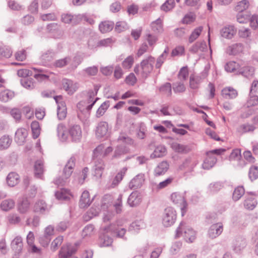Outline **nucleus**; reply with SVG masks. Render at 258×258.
I'll list each match as a JSON object with an SVG mask.
<instances>
[{
  "label": "nucleus",
  "mask_w": 258,
  "mask_h": 258,
  "mask_svg": "<svg viewBox=\"0 0 258 258\" xmlns=\"http://www.w3.org/2000/svg\"><path fill=\"white\" fill-rule=\"evenodd\" d=\"M155 58L150 55L143 59L140 66L137 64L134 68V71L137 74H141L142 78H146L151 73L155 63Z\"/></svg>",
  "instance_id": "obj_1"
},
{
  "label": "nucleus",
  "mask_w": 258,
  "mask_h": 258,
  "mask_svg": "<svg viewBox=\"0 0 258 258\" xmlns=\"http://www.w3.org/2000/svg\"><path fill=\"white\" fill-rule=\"evenodd\" d=\"M183 236L185 241L189 243L192 242L196 239V233L184 222H181L176 230L175 238Z\"/></svg>",
  "instance_id": "obj_2"
},
{
  "label": "nucleus",
  "mask_w": 258,
  "mask_h": 258,
  "mask_svg": "<svg viewBox=\"0 0 258 258\" xmlns=\"http://www.w3.org/2000/svg\"><path fill=\"white\" fill-rule=\"evenodd\" d=\"M76 159L74 157H71L68 161L63 170L62 177L55 179L54 183L57 185H62L64 184L66 180L72 175L74 168L75 166Z\"/></svg>",
  "instance_id": "obj_3"
},
{
  "label": "nucleus",
  "mask_w": 258,
  "mask_h": 258,
  "mask_svg": "<svg viewBox=\"0 0 258 258\" xmlns=\"http://www.w3.org/2000/svg\"><path fill=\"white\" fill-rule=\"evenodd\" d=\"M171 200L172 202L180 207L181 215L183 216L186 212L187 203L185 200L183 194L175 192L171 195Z\"/></svg>",
  "instance_id": "obj_4"
},
{
  "label": "nucleus",
  "mask_w": 258,
  "mask_h": 258,
  "mask_svg": "<svg viewBox=\"0 0 258 258\" xmlns=\"http://www.w3.org/2000/svg\"><path fill=\"white\" fill-rule=\"evenodd\" d=\"M176 219V213L175 210L171 207L166 208L162 219L164 226L165 227L171 226L174 223Z\"/></svg>",
  "instance_id": "obj_5"
},
{
  "label": "nucleus",
  "mask_w": 258,
  "mask_h": 258,
  "mask_svg": "<svg viewBox=\"0 0 258 258\" xmlns=\"http://www.w3.org/2000/svg\"><path fill=\"white\" fill-rule=\"evenodd\" d=\"M207 76V73L206 72H203L199 75H190L189 77V87L193 90L198 89L201 82Z\"/></svg>",
  "instance_id": "obj_6"
},
{
  "label": "nucleus",
  "mask_w": 258,
  "mask_h": 258,
  "mask_svg": "<svg viewBox=\"0 0 258 258\" xmlns=\"http://www.w3.org/2000/svg\"><path fill=\"white\" fill-rule=\"evenodd\" d=\"M54 99L57 104V117L59 120H63L66 117L67 113L66 103L61 96H55Z\"/></svg>",
  "instance_id": "obj_7"
},
{
  "label": "nucleus",
  "mask_w": 258,
  "mask_h": 258,
  "mask_svg": "<svg viewBox=\"0 0 258 258\" xmlns=\"http://www.w3.org/2000/svg\"><path fill=\"white\" fill-rule=\"evenodd\" d=\"M62 86L68 94L70 95L73 94L79 88V84L76 82H74L68 79H63L62 80Z\"/></svg>",
  "instance_id": "obj_8"
},
{
  "label": "nucleus",
  "mask_w": 258,
  "mask_h": 258,
  "mask_svg": "<svg viewBox=\"0 0 258 258\" xmlns=\"http://www.w3.org/2000/svg\"><path fill=\"white\" fill-rule=\"evenodd\" d=\"M96 135L98 138H107L109 136L108 124L106 121L99 122L96 129Z\"/></svg>",
  "instance_id": "obj_9"
},
{
  "label": "nucleus",
  "mask_w": 258,
  "mask_h": 258,
  "mask_svg": "<svg viewBox=\"0 0 258 258\" xmlns=\"http://www.w3.org/2000/svg\"><path fill=\"white\" fill-rule=\"evenodd\" d=\"M69 136L73 142H80L82 137V131L79 125L74 124L69 128Z\"/></svg>",
  "instance_id": "obj_10"
},
{
  "label": "nucleus",
  "mask_w": 258,
  "mask_h": 258,
  "mask_svg": "<svg viewBox=\"0 0 258 258\" xmlns=\"http://www.w3.org/2000/svg\"><path fill=\"white\" fill-rule=\"evenodd\" d=\"M56 135L58 140L64 142L68 140L69 137V128L62 123H59L56 127Z\"/></svg>",
  "instance_id": "obj_11"
},
{
  "label": "nucleus",
  "mask_w": 258,
  "mask_h": 258,
  "mask_svg": "<svg viewBox=\"0 0 258 258\" xmlns=\"http://www.w3.org/2000/svg\"><path fill=\"white\" fill-rule=\"evenodd\" d=\"M50 206L47 205L42 200H39L35 202L33 206V211L39 214H45L49 212Z\"/></svg>",
  "instance_id": "obj_12"
},
{
  "label": "nucleus",
  "mask_w": 258,
  "mask_h": 258,
  "mask_svg": "<svg viewBox=\"0 0 258 258\" xmlns=\"http://www.w3.org/2000/svg\"><path fill=\"white\" fill-rule=\"evenodd\" d=\"M44 172V161L39 159L35 161L34 165V173L36 178L43 179Z\"/></svg>",
  "instance_id": "obj_13"
},
{
  "label": "nucleus",
  "mask_w": 258,
  "mask_h": 258,
  "mask_svg": "<svg viewBox=\"0 0 258 258\" xmlns=\"http://www.w3.org/2000/svg\"><path fill=\"white\" fill-rule=\"evenodd\" d=\"M223 231V224L218 223L212 225L208 231V235L211 238H215L219 236Z\"/></svg>",
  "instance_id": "obj_14"
},
{
  "label": "nucleus",
  "mask_w": 258,
  "mask_h": 258,
  "mask_svg": "<svg viewBox=\"0 0 258 258\" xmlns=\"http://www.w3.org/2000/svg\"><path fill=\"white\" fill-rule=\"evenodd\" d=\"M236 32L237 30L233 25H227L220 30L221 36L228 39H232Z\"/></svg>",
  "instance_id": "obj_15"
},
{
  "label": "nucleus",
  "mask_w": 258,
  "mask_h": 258,
  "mask_svg": "<svg viewBox=\"0 0 258 258\" xmlns=\"http://www.w3.org/2000/svg\"><path fill=\"white\" fill-rule=\"evenodd\" d=\"M82 18L81 15H72L70 14H63L61 16V21L66 24L72 23L76 24L81 21Z\"/></svg>",
  "instance_id": "obj_16"
},
{
  "label": "nucleus",
  "mask_w": 258,
  "mask_h": 258,
  "mask_svg": "<svg viewBox=\"0 0 258 258\" xmlns=\"http://www.w3.org/2000/svg\"><path fill=\"white\" fill-rule=\"evenodd\" d=\"M47 32L54 38H59L61 36L60 25L57 23H52L47 25Z\"/></svg>",
  "instance_id": "obj_17"
},
{
  "label": "nucleus",
  "mask_w": 258,
  "mask_h": 258,
  "mask_svg": "<svg viewBox=\"0 0 258 258\" xmlns=\"http://www.w3.org/2000/svg\"><path fill=\"white\" fill-rule=\"evenodd\" d=\"M105 168V164L102 159H97L94 161L93 167L94 175L97 177H101Z\"/></svg>",
  "instance_id": "obj_18"
},
{
  "label": "nucleus",
  "mask_w": 258,
  "mask_h": 258,
  "mask_svg": "<svg viewBox=\"0 0 258 258\" xmlns=\"http://www.w3.org/2000/svg\"><path fill=\"white\" fill-rule=\"evenodd\" d=\"M232 244L233 250L236 252H239L245 247L246 241L244 238L239 237L233 240Z\"/></svg>",
  "instance_id": "obj_19"
},
{
  "label": "nucleus",
  "mask_w": 258,
  "mask_h": 258,
  "mask_svg": "<svg viewBox=\"0 0 258 258\" xmlns=\"http://www.w3.org/2000/svg\"><path fill=\"white\" fill-rule=\"evenodd\" d=\"M145 181V175L143 173H140L137 175L130 182V187L131 188L137 189L140 188Z\"/></svg>",
  "instance_id": "obj_20"
},
{
  "label": "nucleus",
  "mask_w": 258,
  "mask_h": 258,
  "mask_svg": "<svg viewBox=\"0 0 258 258\" xmlns=\"http://www.w3.org/2000/svg\"><path fill=\"white\" fill-rule=\"evenodd\" d=\"M142 201L141 194L138 191L132 192L127 199V204L131 207H135L139 205Z\"/></svg>",
  "instance_id": "obj_21"
},
{
  "label": "nucleus",
  "mask_w": 258,
  "mask_h": 258,
  "mask_svg": "<svg viewBox=\"0 0 258 258\" xmlns=\"http://www.w3.org/2000/svg\"><path fill=\"white\" fill-rule=\"evenodd\" d=\"M28 135L27 131L24 128L17 130L15 133V140L18 144L21 145L25 143Z\"/></svg>",
  "instance_id": "obj_22"
},
{
  "label": "nucleus",
  "mask_w": 258,
  "mask_h": 258,
  "mask_svg": "<svg viewBox=\"0 0 258 258\" xmlns=\"http://www.w3.org/2000/svg\"><path fill=\"white\" fill-rule=\"evenodd\" d=\"M92 200L90 198L89 192L85 190L82 194L79 202V206L81 208H86L90 205Z\"/></svg>",
  "instance_id": "obj_23"
},
{
  "label": "nucleus",
  "mask_w": 258,
  "mask_h": 258,
  "mask_svg": "<svg viewBox=\"0 0 258 258\" xmlns=\"http://www.w3.org/2000/svg\"><path fill=\"white\" fill-rule=\"evenodd\" d=\"M11 246L15 252L19 253L21 251L23 246V239L20 236H16L12 241Z\"/></svg>",
  "instance_id": "obj_24"
},
{
  "label": "nucleus",
  "mask_w": 258,
  "mask_h": 258,
  "mask_svg": "<svg viewBox=\"0 0 258 258\" xmlns=\"http://www.w3.org/2000/svg\"><path fill=\"white\" fill-rule=\"evenodd\" d=\"M222 95L226 99H234L237 96L238 93L234 88L228 87L222 90Z\"/></svg>",
  "instance_id": "obj_25"
},
{
  "label": "nucleus",
  "mask_w": 258,
  "mask_h": 258,
  "mask_svg": "<svg viewBox=\"0 0 258 258\" xmlns=\"http://www.w3.org/2000/svg\"><path fill=\"white\" fill-rule=\"evenodd\" d=\"M76 251V248L70 245L63 246L59 251V257L60 258H68Z\"/></svg>",
  "instance_id": "obj_26"
},
{
  "label": "nucleus",
  "mask_w": 258,
  "mask_h": 258,
  "mask_svg": "<svg viewBox=\"0 0 258 258\" xmlns=\"http://www.w3.org/2000/svg\"><path fill=\"white\" fill-rule=\"evenodd\" d=\"M171 147L175 152L181 154L187 153L190 150L188 146L180 144L177 142L172 143Z\"/></svg>",
  "instance_id": "obj_27"
},
{
  "label": "nucleus",
  "mask_w": 258,
  "mask_h": 258,
  "mask_svg": "<svg viewBox=\"0 0 258 258\" xmlns=\"http://www.w3.org/2000/svg\"><path fill=\"white\" fill-rule=\"evenodd\" d=\"M20 180L19 175L16 172H10L7 177V182L9 186L13 187L17 185Z\"/></svg>",
  "instance_id": "obj_28"
},
{
  "label": "nucleus",
  "mask_w": 258,
  "mask_h": 258,
  "mask_svg": "<svg viewBox=\"0 0 258 258\" xmlns=\"http://www.w3.org/2000/svg\"><path fill=\"white\" fill-rule=\"evenodd\" d=\"M169 168V165L166 161L160 163L154 170L155 176H160L165 173Z\"/></svg>",
  "instance_id": "obj_29"
},
{
  "label": "nucleus",
  "mask_w": 258,
  "mask_h": 258,
  "mask_svg": "<svg viewBox=\"0 0 258 258\" xmlns=\"http://www.w3.org/2000/svg\"><path fill=\"white\" fill-rule=\"evenodd\" d=\"M243 46L241 43H235L227 48V52L230 55H236L243 51Z\"/></svg>",
  "instance_id": "obj_30"
},
{
  "label": "nucleus",
  "mask_w": 258,
  "mask_h": 258,
  "mask_svg": "<svg viewBox=\"0 0 258 258\" xmlns=\"http://www.w3.org/2000/svg\"><path fill=\"white\" fill-rule=\"evenodd\" d=\"M13 53L10 47L0 43V59L10 58Z\"/></svg>",
  "instance_id": "obj_31"
},
{
  "label": "nucleus",
  "mask_w": 258,
  "mask_h": 258,
  "mask_svg": "<svg viewBox=\"0 0 258 258\" xmlns=\"http://www.w3.org/2000/svg\"><path fill=\"white\" fill-rule=\"evenodd\" d=\"M30 205V202L27 199H24L18 203L17 210L21 214H25L29 210Z\"/></svg>",
  "instance_id": "obj_32"
},
{
  "label": "nucleus",
  "mask_w": 258,
  "mask_h": 258,
  "mask_svg": "<svg viewBox=\"0 0 258 258\" xmlns=\"http://www.w3.org/2000/svg\"><path fill=\"white\" fill-rule=\"evenodd\" d=\"M126 170L127 169L126 168L122 169V170L118 172L113 178L110 184L108 186V187L114 188L116 186L122 179L123 176L124 175Z\"/></svg>",
  "instance_id": "obj_33"
},
{
  "label": "nucleus",
  "mask_w": 258,
  "mask_h": 258,
  "mask_svg": "<svg viewBox=\"0 0 258 258\" xmlns=\"http://www.w3.org/2000/svg\"><path fill=\"white\" fill-rule=\"evenodd\" d=\"M202 165L204 169H209L213 167L217 162V158L214 156L207 155Z\"/></svg>",
  "instance_id": "obj_34"
},
{
  "label": "nucleus",
  "mask_w": 258,
  "mask_h": 258,
  "mask_svg": "<svg viewBox=\"0 0 258 258\" xmlns=\"http://www.w3.org/2000/svg\"><path fill=\"white\" fill-rule=\"evenodd\" d=\"M114 23L111 21H106L101 22L99 25V29L102 33L108 32L112 30Z\"/></svg>",
  "instance_id": "obj_35"
},
{
  "label": "nucleus",
  "mask_w": 258,
  "mask_h": 258,
  "mask_svg": "<svg viewBox=\"0 0 258 258\" xmlns=\"http://www.w3.org/2000/svg\"><path fill=\"white\" fill-rule=\"evenodd\" d=\"M166 153V149L164 146L159 145L157 146L154 151V152L151 154V158H159L164 156Z\"/></svg>",
  "instance_id": "obj_36"
},
{
  "label": "nucleus",
  "mask_w": 258,
  "mask_h": 258,
  "mask_svg": "<svg viewBox=\"0 0 258 258\" xmlns=\"http://www.w3.org/2000/svg\"><path fill=\"white\" fill-rule=\"evenodd\" d=\"M55 196L56 199L59 200H68L71 196L70 191L65 188H61L56 191Z\"/></svg>",
  "instance_id": "obj_37"
},
{
  "label": "nucleus",
  "mask_w": 258,
  "mask_h": 258,
  "mask_svg": "<svg viewBox=\"0 0 258 258\" xmlns=\"http://www.w3.org/2000/svg\"><path fill=\"white\" fill-rule=\"evenodd\" d=\"M15 205V201L13 199H9L2 202L1 208L3 211H8L13 209Z\"/></svg>",
  "instance_id": "obj_38"
},
{
  "label": "nucleus",
  "mask_w": 258,
  "mask_h": 258,
  "mask_svg": "<svg viewBox=\"0 0 258 258\" xmlns=\"http://www.w3.org/2000/svg\"><path fill=\"white\" fill-rule=\"evenodd\" d=\"M95 233V230L94 225L92 224H88L83 229L82 236L84 238L90 237L94 235Z\"/></svg>",
  "instance_id": "obj_39"
},
{
  "label": "nucleus",
  "mask_w": 258,
  "mask_h": 258,
  "mask_svg": "<svg viewBox=\"0 0 258 258\" xmlns=\"http://www.w3.org/2000/svg\"><path fill=\"white\" fill-rule=\"evenodd\" d=\"M207 45L204 41L197 42L190 48V51L196 53L199 52H203L206 49Z\"/></svg>",
  "instance_id": "obj_40"
},
{
  "label": "nucleus",
  "mask_w": 258,
  "mask_h": 258,
  "mask_svg": "<svg viewBox=\"0 0 258 258\" xmlns=\"http://www.w3.org/2000/svg\"><path fill=\"white\" fill-rule=\"evenodd\" d=\"M15 96L14 92L11 90L7 89L2 91L0 93V100L3 102H8L12 99Z\"/></svg>",
  "instance_id": "obj_41"
},
{
  "label": "nucleus",
  "mask_w": 258,
  "mask_h": 258,
  "mask_svg": "<svg viewBox=\"0 0 258 258\" xmlns=\"http://www.w3.org/2000/svg\"><path fill=\"white\" fill-rule=\"evenodd\" d=\"M145 225L142 220H136L131 224L129 230L137 232L140 229L145 228Z\"/></svg>",
  "instance_id": "obj_42"
},
{
  "label": "nucleus",
  "mask_w": 258,
  "mask_h": 258,
  "mask_svg": "<svg viewBox=\"0 0 258 258\" xmlns=\"http://www.w3.org/2000/svg\"><path fill=\"white\" fill-rule=\"evenodd\" d=\"M152 30L156 33H160L163 31L162 21L160 18L157 19L151 24Z\"/></svg>",
  "instance_id": "obj_43"
},
{
  "label": "nucleus",
  "mask_w": 258,
  "mask_h": 258,
  "mask_svg": "<svg viewBox=\"0 0 258 258\" xmlns=\"http://www.w3.org/2000/svg\"><path fill=\"white\" fill-rule=\"evenodd\" d=\"M109 101H105L102 103L96 112V117L99 118L103 116L109 108Z\"/></svg>",
  "instance_id": "obj_44"
},
{
  "label": "nucleus",
  "mask_w": 258,
  "mask_h": 258,
  "mask_svg": "<svg viewBox=\"0 0 258 258\" xmlns=\"http://www.w3.org/2000/svg\"><path fill=\"white\" fill-rule=\"evenodd\" d=\"M223 187V184L221 182H214L209 184L208 190L210 193L214 194L219 191Z\"/></svg>",
  "instance_id": "obj_45"
},
{
  "label": "nucleus",
  "mask_w": 258,
  "mask_h": 258,
  "mask_svg": "<svg viewBox=\"0 0 258 258\" xmlns=\"http://www.w3.org/2000/svg\"><path fill=\"white\" fill-rule=\"evenodd\" d=\"M108 231L116 233V236L118 237H122L126 232V230L124 228H121L119 229L115 224H111L108 227Z\"/></svg>",
  "instance_id": "obj_46"
},
{
  "label": "nucleus",
  "mask_w": 258,
  "mask_h": 258,
  "mask_svg": "<svg viewBox=\"0 0 258 258\" xmlns=\"http://www.w3.org/2000/svg\"><path fill=\"white\" fill-rule=\"evenodd\" d=\"M97 93V91H90L88 92V97H89V100H88V103L92 102L91 104L86 105V108L89 111L91 110L93 107V106L94 105V104L96 103L97 100L98 99V98H96L94 100H93V98L95 97V96H96Z\"/></svg>",
  "instance_id": "obj_47"
},
{
  "label": "nucleus",
  "mask_w": 258,
  "mask_h": 258,
  "mask_svg": "<svg viewBox=\"0 0 258 258\" xmlns=\"http://www.w3.org/2000/svg\"><path fill=\"white\" fill-rule=\"evenodd\" d=\"M257 205L256 199L253 197L246 198L244 202L245 208L248 210H253Z\"/></svg>",
  "instance_id": "obj_48"
},
{
  "label": "nucleus",
  "mask_w": 258,
  "mask_h": 258,
  "mask_svg": "<svg viewBox=\"0 0 258 258\" xmlns=\"http://www.w3.org/2000/svg\"><path fill=\"white\" fill-rule=\"evenodd\" d=\"M245 190L243 186H238L236 187L233 191L232 198L234 201L239 200L244 195Z\"/></svg>",
  "instance_id": "obj_49"
},
{
  "label": "nucleus",
  "mask_w": 258,
  "mask_h": 258,
  "mask_svg": "<svg viewBox=\"0 0 258 258\" xmlns=\"http://www.w3.org/2000/svg\"><path fill=\"white\" fill-rule=\"evenodd\" d=\"M255 127L249 123H244L240 125L237 129V132L241 134H244L254 130Z\"/></svg>",
  "instance_id": "obj_50"
},
{
  "label": "nucleus",
  "mask_w": 258,
  "mask_h": 258,
  "mask_svg": "<svg viewBox=\"0 0 258 258\" xmlns=\"http://www.w3.org/2000/svg\"><path fill=\"white\" fill-rule=\"evenodd\" d=\"M169 52V48L166 47L163 52L158 57L156 63V68L157 69L160 68L166 58L167 57Z\"/></svg>",
  "instance_id": "obj_51"
},
{
  "label": "nucleus",
  "mask_w": 258,
  "mask_h": 258,
  "mask_svg": "<svg viewBox=\"0 0 258 258\" xmlns=\"http://www.w3.org/2000/svg\"><path fill=\"white\" fill-rule=\"evenodd\" d=\"M33 137L34 139L37 138L40 133V127L39 123L37 121H34L31 124Z\"/></svg>",
  "instance_id": "obj_52"
},
{
  "label": "nucleus",
  "mask_w": 258,
  "mask_h": 258,
  "mask_svg": "<svg viewBox=\"0 0 258 258\" xmlns=\"http://www.w3.org/2000/svg\"><path fill=\"white\" fill-rule=\"evenodd\" d=\"M249 6V3L247 0H242L238 2L235 7V10L241 13L246 10Z\"/></svg>",
  "instance_id": "obj_53"
},
{
  "label": "nucleus",
  "mask_w": 258,
  "mask_h": 258,
  "mask_svg": "<svg viewBox=\"0 0 258 258\" xmlns=\"http://www.w3.org/2000/svg\"><path fill=\"white\" fill-rule=\"evenodd\" d=\"M203 27L202 26H200L194 30L189 37L188 41L189 43L193 42L199 37L203 30Z\"/></svg>",
  "instance_id": "obj_54"
},
{
  "label": "nucleus",
  "mask_w": 258,
  "mask_h": 258,
  "mask_svg": "<svg viewBox=\"0 0 258 258\" xmlns=\"http://www.w3.org/2000/svg\"><path fill=\"white\" fill-rule=\"evenodd\" d=\"M112 242V239L110 237L104 235L100 237L99 244L100 247H106L110 245Z\"/></svg>",
  "instance_id": "obj_55"
},
{
  "label": "nucleus",
  "mask_w": 258,
  "mask_h": 258,
  "mask_svg": "<svg viewBox=\"0 0 258 258\" xmlns=\"http://www.w3.org/2000/svg\"><path fill=\"white\" fill-rule=\"evenodd\" d=\"M159 91L162 93L167 96H170L172 94L171 85L169 83H166L159 88Z\"/></svg>",
  "instance_id": "obj_56"
},
{
  "label": "nucleus",
  "mask_w": 258,
  "mask_h": 258,
  "mask_svg": "<svg viewBox=\"0 0 258 258\" xmlns=\"http://www.w3.org/2000/svg\"><path fill=\"white\" fill-rule=\"evenodd\" d=\"M146 132L147 128L145 124L143 122L140 123L137 133V137L140 139H144L146 137Z\"/></svg>",
  "instance_id": "obj_57"
},
{
  "label": "nucleus",
  "mask_w": 258,
  "mask_h": 258,
  "mask_svg": "<svg viewBox=\"0 0 258 258\" xmlns=\"http://www.w3.org/2000/svg\"><path fill=\"white\" fill-rule=\"evenodd\" d=\"M11 140L8 136H4L0 139V150L8 148L11 144Z\"/></svg>",
  "instance_id": "obj_58"
},
{
  "label": "nucleus",
  "mask_w": 258,
  "mask_h": 258,
  "mask_svg": "<svg viewBox=\"0 0 258 258\" xmlns=\"http://www.w3.org/2000/svg\"><path fill=\"white\" fill-rule=\"evenodd\" d=\"M254 69L252 67L247 66L242 69L241 74L245 77L249 78L254 75Z\"/></svg>",
  "instance_id": "obj_59"
},
{
  "label": "nucleus",
  "mask_w": 258,
  "mask_h": 258,
  "mask_svg": "<svg viewBox=\"0 0 258 258\" xmlns=\"http://www.w3.org/2000/svg\"><path fill=\"white\" fill-rule=\"evenodd\" d=\"M71 58L69 56L65 58L56 60L54 62V66L57 68H62L67 65L71 61Z\"/></svg>",
  "instance_id": "obj_60"
},
{
  "label": "nucleus",
  "mask_w": 258,
  "mask_h": 258,
  "mask_svg": "<svg viewBox=\"0 0 258 258\" xmlns=\"http://www.w3.org/2000/svg\"><path fill=\"white\" fill-rule=\"evenodd\" d=\"M238 36L242 38H247L251 36V31L248 28L241 27L238 31Z\"/></svg>",
  "instance_id": "obj_61"
},
{
  "label": "nucleus",
  "mask_w": 258,
  "mask_h": 258,
  "mask_svg": "<svg viewBox=\"0 0 258 258\" xmlns=\"http://www.w3.org/2000/svg\"><path fill=\"white\" fill-rule=\"evenodd\" d=\"M146 40L148 42L149 45L151 47H154L158 40V36L150 33L147 34L146 35Z\"/></svg>",
  "instance_id": "obj_62"
},
{
  "label": "nucleus",
  "mask_w": 258,
  "mask_h": 258,
  "mask_svg": "<svg viewBox=\"0 0 258 258\" xmlns=\"http://www.w3.org/2000/svg\"><path fill=\"white\" fill-rule=\"evenodd\" d=\"M21 83L24 87L28 89H32L35 87L31 78H23L21 80Z\"/></svg>",
  "instance_id": "obj_63"
},
{
  "label": "nucleus",
  "mask_w": 258,
  "mask_h": 258,
  "mask_svg": "<svg viewBox=\"0 0 258 258\" xmlns=\"http://www.w3.org/2000/svg\"><path fill=\"white\" fill-rule=\"evenodd\" d=\"M249 178L253 181L258 178V167L255 166L251 167L249 170Z\"/></svg>",
  "instance_id": "obj_64"
}]
</instances>
